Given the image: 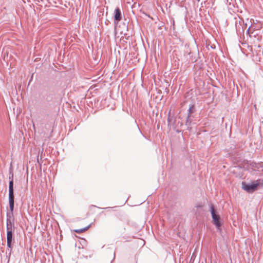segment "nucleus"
<instances>
[{"label":"nucleus","mask_w":263,"mask_h":263,"mask_svg":"<svg viewBox=\"0 0 263 263\" xmlns=\"http://www.w3.org/2000/svg\"><path fill=\"white\" fill-rule=\"evenodd\" d=\"M206 48H208V50L210 49V48L212 49H215L216 48V46L215 44H211L210 42H206Z\"/></svg>","instance_id":"obj_15"},{"label":"nucleus","mask_w":263,"mask_h":263,"mask_svg":"<svg viewBox=\"0 0 263 263\" xmlns=\"http://www.w3.org/2000/svg\"><path fill=\"white\" fill-rule=\"evenodd\" d=\"M113 18L114 23V30L116 32L119 22L122 19V13L121 9L119 7H117L114 10Z\"/></svg>","instance_id":"obj_4"},{"label":"nucleus","mask_w":263,"mask_h":263,"mask_svg":"<svg viewBox=\"0 0 263 263\" xmlns=\"http://www.w3.org/2000/svg\"><path fill=\"white\" fill-rule=\"evenodd\" d=\"M13 177H14V174L9 175V181H14L13 180Z\"/></svg>","instance_id":"obj_23"},{"label":"nucleus","mask_w":263,"mask_h":263,"mask_svg":"<svg viewBox=\"0 0 263 263\" xmlns=\"http://www.w3.org/2000/svg\"><path fill=\"white\" fill-rule=\"evenodd\" d=\"M14 190V181H9V190L8 191Z\"/></svg>","instance_id":"obj_16"},{"label":"nucleus","mask_w":263,"mask_h":263,"mask_svg":"<svg viewBox=\"0 0 263 263\" xmlns=\"http://www.w3.org/2000/svg\"><path fill=\"white\" fill-rule=\"evenodd\" d=\"M228 253L229 254V255L230 256V251L229 250H228Z\"/></svg>","instance_id":"obj_29"},{"label":"nucleus","mask_w":263,"mask_h":263,"mask_svg":"<svg viewBox=\"0 0 263 263\" xmlns=\"http://www.w3.org/2000/svg\"><path fill=\"white\" fill-rule=\"evenodd\" d=\"M115 258V252H114V258Z\"/></svg>","instance_id":"obj_27"},{"label":"nucleus","mask_w":263,"mask_h":263,"mask_svg":"<svg viewBox=\"0 0 263 263\" xmlns=\"http://www.w3.org/2000/svg\"><path fill=\"white\" fill-rule=\"evenodd\" d=\"M191 54V52H189V55H190V54Z\"/></svg>","instance_id":"obj_31"},{"label":"nucleus","mask_w":263,"mask_h":263,"mask_svg":"<svg viewBox=\"0 0 263 263\" xmlns=\"http://www.w3.org/2000/svg\"><path fill=\"white\" fill-rule=\"evenodd\" d=\"M242 168L239 166H232L231 165V173L233 174H236L237 172H238V175H240L242 174Z\"/></svg>","instance_id":"obj_11"},{"label":"nucleus","mask_w":263,"mask_h":263,"mask_svg":"<svg viewBox=\"0 0 263 263\" xmlns=\"http://www.w3.org/2000/svg\"><path fill=\"white\" fill-rule=\"evenodd\" d=\"M209 206V212L212 217V223L215 226L216 229L220 231L221 230L223 221L218 212L217 206L212 203H210Z\"/></svg>","instance_id":"obj_1"},{"label":"nucleus","mask_w":263,"mask_h":263,"mask_svg":"<svg viewBox=\"0 0 263 263\" xmlns=\"http://www.w3.org/2000/svg\"><path fill=\"white\" fill-rule=\"evenodd\" d=\"M231 154H232V152H231Z\"/></svg>","instance_id":"obj_34"},{"label":"nucleus","mask_w":263,"mask_h":263,"mask_svg":"<svg viewBox=\"0 0 263 263\" xmlns=\"http://www.w3.org/2000/svg\"><path fill=\"white\" fill-rule=\"evenodd\" d=\"M167 127L170 129H171V126L173 127L176 125V117H175L173 114H171V110L168 112L167 115Z\"/></svg>","instance_id":"obj_6"},{"label":"nucleus","mask_w":263,"mask_h":263,"mask_svg":"<svg viewBox=\"0 0 263 263\" xmlns=\"http://www.w3.org/2000/svg\"><path fill=\"white\" fill-rule=\"evenodd\" d=\"M145 15H146L149 18H152V17L150 16V15L147 13H145Z\"/></svg>","instance_id":"obj_26"},{"label":"nucleus","mask_w":263,"mask_h":263,"mask_svg":"<svg viewBox=\"0 0 263 263\" xmlns=\"http://www.w3.org/2000/svg\"><path fill=\"white\" fill-rule=\"evenodd\" d=\"M255 166H254L255 167V169L256 168H259V167L263 168V165L261 164H255Z\"/></svg>","instance_id":"obj_20"},{"label":"nucleus","mask_w":263,"mask_h":263,"mask_svg":"<svg viewBox=\"0 0 263 263\" xmlns=\"http://www.w3.org/2000/svg\"><path fill=\"white\" fill-rule=\"evenodd\" d=\"M200 0H197L198 2H199Z\"/></svg>","instance_id":"obj_32"},{"label":"nucleus","mask_w":263,"mask_h":263,"mask_svg":"<svg viewBox=\"0 0 263 263\" xmlns=\"http://www.w3.org/2000/svg\"><path fill=\"white\" fill-rule=\"evenodd\" d=\"M15 227L14 226V221H6V232L7 234H13L15 231Z\"/></svg>","instance_id":"obj_7"},{"label":"nucleus","mask_w":263,"mask_h":263,"mask_svg":"<svg viewBox=\"0 0 263 263\" xmlns=\"http://www.w3.org/2000/svg\"><path fill=\"white\" fill-rule=\"evenodd\" d=\"M37 161L38 163H40L39 158H37Z\"/></svg>","instance_id":"obj_30"},{"label":"nucleus","mask_w":263,"mask_h":263,"mask_svg":"<svg viewBox=\"0 0 263 263\" xmlns=\"http://www.w3.org/2000/svg\"><path fill=\"white\" fill-rule=\"evenodd\" d=\"M91 226V223L89 224V225H88L87 226H86L83 228L80 229L73 230V232H74L80 234L82 232H83L87 230Z\"/></svg>","instance_id":"obj_14"},{"label":"nucleus","mask_w":263,"mask_h":263,"mask_svg":"<svg viewBox=\"0 0 263 263\" xmlns=\"http://www.w3.org/2000/svg\"><path fill=\"white\" fill-rule=\"evenodd\" d=\"M14 206H9V212L6 213V221L7 220H13L14 221L15 218L13 214Z\"/></svg>","instance_id":"obj_8"},{"label":"nucleus","mask_w":263,"mask_h":263,"mask_svg":"<svg viewBox=\"0 0 263 263\" xmlns=\"http://www.w3.org/2000/svg\"><path fill=\"white\" fill-rule=\"evenodd\" d=\"M123 25L124 26V27L125 29V30L128 31V25H127L126 23L124 22L123 24Z\"/></svg>","instance_id":"obj_22"},{"label":"nucleus","mask_w":263,"mask_h":263,"mask_svg":"<svg viewBox=\"0 0 263 263\" xmlns=\"http://www.w3.org/2000/svg\"><path fill=\"white\" fill-rule=\"evenodd\" d=\"M173 129L175 130L177 133H181L182 134V131L181 129L177 128V125L172 127Z\"/></svg>","instance_id":"obj_19"},{"label":"nucleus","mask_w":263,"mask_h":263,"mask_svg":"<svg viewBox=\"0 0 263 263\" xmlns=\"http://www.w3.org/2000/svg\"><path fill=\"white\" fill-rule=\"evenodd\" d=\"M241 185L243 190L248 193H252L257 190L258 187H263V179H258L250 182L242 181Z\"/></svg>","instance_id":"obj_2"},{"label":"nucleus","mask_w":263,"mask_h":263,"mask_svg":"<svg viewBox=\"0 0 263 263\" xmlns=\"http://www.w3.org/2000/svg\"><path fill=\"white\" fill-rule=\"evenodd\" d=\"M231 136V135H230V133H229V137H230Z\"/></svg>","instance_id":"obj_33"},{"label":"nucleus","mask_w":263,"mask_h":263,"mask_svg":"<svg viewBox=\"0 0 263 263\" xmlns=\"http://www.w3.org/2000/svg\"><path fill=\"white\" fill-rule=\"evenodd\" d=\"M196 108L195 104H190L187 110V116H192V114L195 111Z\"/></svg>","instance_id":"obj_12"},{"label":"nucleus","mask_w":263,"mask_h":263,"mask_svg":"<svg viewBox=\"0 0 263 263\" xmlns=\"http://www.w3.org/2000/svg\"><path fill=\"white\" fill-rule=\"evenodd\" d=\"M192 116H187L186 118V122H185V125L187 126V129L191 131L192 129V127H190L191 123L192 122V120L190 119V118Z\"/></svg>","instance_id":"obj_13"},{"label":"nucleus","mask_w":263,"mask_h":263,"mask_svg":"<svg viewBox=\"0 0 263 263\" xmlns=\"http://www.w3.org/2000/svg\"><path fill=\"white\" fill-rule=\"evenodd\" d=\"M92 206H93L96 207V208H99V209H101V208L98 207V206H97L96 205H92ZM117 207V206H114L113 208H111V207H106V208H101V209H103V210H106L109 211L110 209H111L112 208H116Z\"/></svg>","instance_id":"obj_18"},{"label":"nucleus","mask_w":263,"mask_h":263,"mask_svg":"<svg viewBox=\"0 0 263 263\" xmlns=\"http://www.w3.org/2000/svg\"><path fill=\"white\" fill-rule=\"evenodd\" d=\"M12 174H13V168L12 166H10L9 169V175H12Z\"/></svg>","instance_id":"obj_21"},{"label":"nucleus","mask_w":263,"mask_h":263,"mask_svg":"<svg viewBox=\"0 0 263 263\" xmlns=\"http://www.w3.org/2000/svg\"><path fill=\"white\" fill-rule=\"evenodd\" d=\"M228 85L230 84V81L229 80H228Z\"/></svg>","instance_id":"obj_28"},{"label":"nucleus","mask_w":263,"mask_h":263,"mask_svg":"<svg viewBox=\"0 0 263 263\" xmlns=\"http://www.w3.org/2000/svg\"><path fill=\"white\" fill-rule=\"evenodd\" d=\"M135 124H136V126L139 132V133H140V134L145 138H146V136L143 134V133L142 132V131L141 130V129H140L139 127V125L138 124H137V122L136 121V120L135 121Z\"/></svg>","instance_id":"obj_17"},{"label":"nucleus","mask_w":263,"mask_h":263,"mask_svg":"<svg viewBox=\"0 0 263 263\" xmlns=\"http://www.w3.org/2000/svg\"><path fill=\"white\" fill-rule=\"evenodd\" d=\"M7 236V250L9 251L8 255L7 257L10 258L11 253L13 251V244L15 242L14 234H6Z\"/></svg>","instance_id":"obj_5"},{"label":"nucleus","mask_w":263,"mask_h":263,"mask_svg":"<svg viewBox=\"0 0 263 263\" xmlns=\"http://www.w3.org/2000/svg\"><path fill=\"white\" fill-rule=\"evenodd\" d=\"M8 201L9 206H14V190L8 191Z\"/></svg>","instance_id":"obj_9"},{"label":"nucleus","mask_w":263,"mask_h":263,"mask_svg":"<svg viewBox=\"0 0 263 263\" xmlns=\"http://www.w3.org/2000/svg\"><path fill=\"white\" fill-rule=\"evenodd\" d=\"M231 28L237 37L243 33V29L240 24V17L235 13H231Z\"/></svg>","instance_id":"obj_3"},{"label":"nucleus","mask_w":263,"mask_h":263,"mask_svg":"<svg viewBox=\"0 0 263 263\" xmlns=\"http://www.w3.org/2000/svg\"><path fill=\"white\" fill-rule=\"evenodd\" d=\"M228 25V21L226 20V21H223V26L226 27Z\"/></svg>","instance_id":"obj_25"},{"label":"nucleus","mask_w":263,"mask_h":263,"mask_svg":"<svg viewBox=\"0 0 263 263\" xmlns=\"http://www.w3.org/2000/svg\"><path fill=\"white\" fill-rule=\"evenodd\" d=\"M124 36H125V38L126 40H129V37H130V36L129 35H128L127 33H125L124 34Z\"/></svg>","instance_id":"obj_24"},{"label":"nucleus","mask_w":263,"mask_h":263,"mask_svg":"<svg viewBox=\"0 0 263 263\" xmlns=\"http://www.w3.org/2000/svg\"><path fill=\"white\" fill-rule=\"evenodd\" d=\"M42 98L47 103L51 102L53 98V95L51 93L47 92L42 95Z\"/></svg>","instance_id":"obj_10"}]
</instances>
